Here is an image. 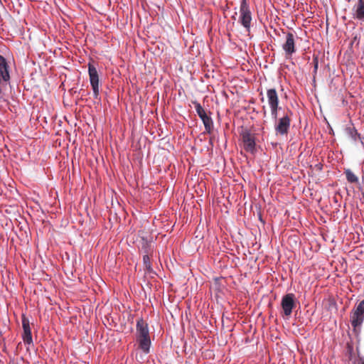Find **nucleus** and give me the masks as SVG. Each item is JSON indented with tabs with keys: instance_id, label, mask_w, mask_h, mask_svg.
I'll return each instance as SVG.
<instances>
[{
	"instance_id": "nucleus-17",
	"label": "nucleus",
	"mask_w": 364,
	"mask_h": 364,
	"mask_svg": "<svg viewBox=\"0 0 364 364\" xmlns=\"http://www.w3.org/2000/svg\"><path fill=\"white\" fill-rule=\"evenodd\" d=\"M313 64H314V74H316L317 70L318 68V59L317 56L314 57L313 58Z\"/></svg>"
},
{
	"instance_id": "nucleus-11",
	"label": "nucleus",
	"mask_w": 364,
	"mask_h": 364,
	"mask_svg": "<svg viewBox=\"0 0 364 364\" xmlns=\"http://www.w3.org/2000/svg\"><path fill=\"white\" fill-rule=\"evenodd\" d=\"M21 321H22V326H23V333L22 336L23 342L25 343L30 345L33 343V339H32L31 330V327H30L29 320L27 317H26L25 315H22Z\"/></svg>"
},
{
	"instance_id": "nucleus-19",
	"label": "nucleus",
	"mask_w": 364,
	"mask_h": 364,
	"mask_svg": "<svg viewBox=\"0 0 364 364\" xmlns=\"http://www.w3.org/2000/svg\"><path fill=\"white\" fill-rule=\"evenodd\" d=\"M359 364H364V358H360V363Z\"/></svg>"
},
{
	"instance_id": "nucleus-5",
	"label": "nucleus",
	"mask_w": 364,
	"mask_h": 364,
	"mask_svg": "<svg viewBox=\"0 0 364 364\" xmlns=\"http://www.w3.org/2000/svg\"><path fill=\"white\" fill-rule=\"evenodd\" d=\"M193 103L195 106V109L198 115L201 119L204 124L205 132L208 134H210L213 129V122L212 119L209 116H208L205 109L200 105V103H198V102H193Z\"/></svg>"
},
{
	"instance_id": "nucleus-4",
	"label": "nucleus",
	"mask_w": 364,
	"mask_h": 364,
	"mask_svg": "<svg viewBox=\"0 0 364 364\" xmlns=\"http://www.w3.org/2000/svg\"><path fill=\"white\" fill-rule=\"evenodd\" d=\"M267 99L270 108L271 116L276 117L277 113H279L282 110V107L279 106V95L275 88H270L267 90Z\"/></svg>"
},
{
	"instance_id": "nucleus-14",
	"label": "nucleus",
	"mask_w": 364,
	"mask_h": 364,
	"mask_svg": "<svg viewBox=\"0 0 364 364\" xmlns=\"http://www.w3.org/2000/svg\"><path fill=\"white\" fill-rule=\"evenodd\" d=\"M346 132L355 141L357 140L358 137H360V134L353 126L347 127L346 128Z\"/></svg>"
},
{
	"instance_id": "nucleus-1",
	"label": "nucleus",
	"mask_w": 364,
	"mask_h": 364,
	"mask_svg": "<svg viewBox=\"0 0 364 364\" xmlns=\"http://www.w3.org/2000/svg\"><path fill=\"white\" fill-rule=\"evenodd\" d=\"M293 112L291 109H287L283 111L282 116L279 117V113H277L276 117L271 116L274 120V131L277 136H287L289 132L291 117Z\"/></svg>"
},
{
	"instance_id": "nucleus-7",
	"label": "nucleus",
	"mask_w": 364,
	"mask_h": 364,
	"mask_svg": "<svg viewBox=\"0 0 364 364\" xmlns=\"http://www.w3.org/2000/svg\"><path fill=\"white\" fill-rule=\"evenodd\" d=\"M240 11V22L247 29V31H249L250 28L252 16L251 12L249 9V6L246 2V0L242 1Z\"/></svg>"
},
{
	"instance_id": "nucleus-16",
	"label": "nucleus",
	"mask_w": 364,
	"mask_h": 364,
	"mask_svg": "<svg viewBox=\"0 0 364 364\" xmlns=\"http://www.w3.org/2000/svg\"><path fill=\"white\" fill-rule=\"evenodd\" d=\"M353 17L355 18L357 16V14H359L364 10V0H358V4L353 8Z\"/></svg>"
},
{
	"instance_id": "nucleus-2",
	"label": "nucleus",
	"mask_w": 364,
	"mask_h": 364,
	"mask_svg": "<svg viewBox=\"0 0 364 364\" xmlns=\"http://www.w3.org/2000/svg\"><path fill=\"white\" fill-rule=\"evenodd\" d=\"M136 341L139 348L144 353H149L151 340L147 323L143 318L139 319L136 322Z\"/></svg>"
},
{
	"instance_id": "nucleus-6",
	"label": "nucleus",
	"mask_w": 364,
	"mask_h": 364,
	"mask_svg": "<svg viewBox=\"0 0 364 364\" xmlns=\"http://www.w3.org/2000/svg\"><path fill=\"white\" fill-rule=\"evenodd\" d=\"M244 149L246 151L254 154L256 152L255 136L248 130L241 133Z\"/></svg>"
},
{
	"instance_id": "nucleus-12",
	"label": "nucleus",
	"mask_w": 364,
	"mask_h": 364,
	"mask_svg": "<svg viewBox=\"0 0 364 364\" xmlns=\"http://www.w3.org/2000/svg\"><path fill=\"white\" fill-rule=\"evenodd\" d=\"M0 79L4 82H7L10 80L9 72V65L4 57L0 55Z\"/></svg>"
},
{
	"instance_id": "nucleus-8",
	"label": "nucleus",
	"mask_w": 364,
	"mask_h": 364,
	"mask_svg": "<svg viewBox=\"0 0 364 364\" xmlns=\"http://www.w3.org/2000/svg\"><path fill=\"white\" fill-rule=\"evenodd\" d=\"M296 36L292 33L288 32L285 36V42L282 45L287 58H290L296 51L295 44Z\"/></svg>"
},
{
	"instance_id": "nucleus-15",
	"label": "nucleus",
	"mask_w": 364,
	"mask_h": 364,
	"mask_svg": "<svg viewBox=\"0 0 364 364\" xmlns=\"http://www.w3.org/2000/svg\"><path fill=\"white\" fill-rule=\"evenodd\" d=\"M146 255L143 257V262L145 268L147 271L151 272L152 270L151 264L150 262V257L148 255V251H145Z\"/></svg>"
},
{
	"instance_id": "nucleus-3",
	"label": "nucleus",
	"mask_w": 364,
	"mask_h": 364,
	"mask_svg": "<svg viewBox=\"0 0 364 364\" xmlns=\"http://www.w3.org/2000/svg\"><path fill=\"white\" fill-rule=\"evenodd\" d=\"M350 321L355 331L360 328L364 321V303L359 302L350 311Z\"/></svg>"
},
{
	"instance_id": "nucleus-18",
	"label": "nucleus",
	"mask_w": 364,
	"mask_h": 364,
	"mask_svg": "<svg viewBox=\"0 0 364 364\" xmlns=\"http://www.w3.org/2000/svg\"><path fill=\"white\" fill-rule=\"evenodd\" d=\"M3 80L0 79V99L2 97V92H3V87H2V84H3Z\"/></svg>"
},
{
	"instance_id": "nucleus-13",
	"label": "nucleus",
	"mask_w": 364,
	"mask_h": 364,
	"mask_svg": "<svg viewBox=\"0 0 364 364\" xmlns=\"http://www.w3.org/2000/svg\"><path fill=\"white\" fill-rule=\"evenodd\" d=\"M344 173L349 183H355L358 181V178L350 169H345Z\"/></svg>"
},
{
	"instance_id": "nucleus-10",
	"label": "nucleus",
	"mask_w": 364,
	"mask_h": 364,
	"mask_svg": "<svg viewBox=\"0 0 364 364\" xmlns=\"http://www.w3.org/2000/svg\"><path fill=\"white\" fill-rule=\"evenodd\" d=\"M88 73L90 81L93 90L94 97L97 98L99 96V75L95 67L91 64H88Z\"/></svg>"
},
{
	"instance_id": "nucleus-9",
	"label": "nucleus",
	"mask_w": 364,
	"mask_h": 364,
	"mask_svg": "<svg viewBox=\"0 0 364 364\" xmlns=\"http://www.w3.org/2000/svg\"><path fill=\"white\" fill-rule=\"evenodd\" d=\"M281 306L284 315L289 316L296 306L295 295L291 293L284 295L282 299Z\"/></svg>"
}]
</instances>
